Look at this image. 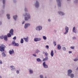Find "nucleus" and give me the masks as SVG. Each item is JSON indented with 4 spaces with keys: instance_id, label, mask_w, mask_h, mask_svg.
<instances>
[{
    "instance_id": "nucleus-49",
    "label": "nucleus",
    "mask_w": 78,
    "mask_h": 78,
    "mask_svg": "<svg viewBox=\"0 0 78 78\" xmlns=\"http://www.w3.org/2000/svg\"><path fill=\"white\" fill-rule=\"evenodd\" d=\"M2 22H0V25H2Z\"/></svg>"
},
{
    "instance_id": "nucleus-55",
    "label": "nucleus",
    "mask_w": 78,
    "mask_h": 78,
    "mask_svg": "<svg viewBox=\"0 0 78 78\" xmlns=\"http://www.w3.org/2000/svg\"><path fill=\"white\" fill-rule=\"evenodd\" d=\"M68 1H69L70 0H67Z\"/></svg>"
},
{
    "instance_id": "nucleus-15",
    "label": "nucleus",
    "mask_w": 78,
    "mask_h": 78,
    "mask_svg": "<svg viewBox=\"0 0 78 78\" xmlns=\"http://www.w3.org/2000/svg\"><path fill=\"white\" fill-rule=\"evenodd\" d=\"M37 62H42V60H41L39 58H37Z\"/></svg>"
},
{
    "instance_id": "nucleus-41",
    "label": "nucleus",
    "mask_w": 78,
    "mask_h": 78,
    "mask_svg": "<svg viewBox=\"0 0 78 78\" xmlns=\"http://www.w3.org/2000/svg\"><path fill=\"white\" fill-rule=\"evenodd\" d=\"M33 56H35V57H36V55L35 54H33Z\"/></svg>"
},
{
    "instance_id": "nucleus-32",
    "label": "nucleus",
    "mask_w": 78,
    "mask_h": 78,
    "mask_svg": "<svg viewBox=\"0 0 78 78\" xmlns=\"http://www.w3.org/2000/svg\"><path fill=\"white\" fill-rule=\"evenodd\" d=\"M46 48L47 49H48V48H49V47L48 45H46Z\"/></svg>"
},
{
    "instance_id": "nucleus-46",
    "label": "nucleus",
    "mask_w": 78,
    "mask_h": 78,
    "mask_svg": "<svg viewBox=\"0 0 78 78\" xmlns=\"http://www.w3.org/2000/svg\"><path fill=\"white\" fill-rule=\"evenodd\" d=\"M14 69H15V68H12V69H11V70H14Z\"/></svg>"
},
{
    "instance_id": "nucleus-45",
    "label": "nucleus",
    "mask_w": 78,
    "mask_h": 78,
    "mask_svg": "<svg viewBox=\"0 0 78 78\" xmlns=\"http://www.w3.org/2000/svg\"><path fill=\"white\" fill-rule=\"evenodd\" d=\"M69 53H72V51H69Z\"/></svg>"
},
{
    "instance_id": "nucleus-6",
    "label": "nucleus",
    "mask_w": 78,
    "mask_h": 78,
    "mask_svg": "<svg viewBox=\"0 0 78 78\" xmlns=\"http://www.w3.org/2000/svg\"><path fill=\"white\" fill-rule=\"evenodd\" d=\"M43 65L44 68H48V66L45 64V62H43Z\"/></svg>"
},
{
    "instance_id": "nucleus-14",
    "label": "nucleus",
    "mask_w": 78,
    "mask_h": 78,
    "mask_svg": "<svg viewBox=\"0 0 78 78\" xmlns=\"http://www.w3.org/2000/svg\"><path fill=\"white\" fill-rule=\"evenodd\" d=\"M23 39L25 42H28V37H27V38H23Z\"/></svg>"
},
{
    "instance_id": "nucleus-42",
    "label": "nucleus",
    "mask_w": 78,
    "mask_h": 78,
    "mask_svg": "<svg viewBox=\"0 0 78 78\" xmlns=\"http://www.w3.org/2000/svg\"><path fill=\"white\" fill-rule=\"evenodd\" d=\"M73 39H76V37H73Z\"/></svg>"
},
{
    "instance_id": "nucleus-22",
    "label": "nucleus",
    "mask_w": 78,
    "mask_h": 78,
    "mask_svg": "<svg viewBox=\"0 0 78 78\" xmlns=\"http://www.w3.org/2000/svg\"><path fill=\"white\" fill-rule=\"evenodd\" d=\"M75 27H74L73 28V31L74 32V33H76V30H75Z\"/></svg>"
},
{
    "instance_id": "nucleus-1",
    "label": "nucleus",
    "mask_w": 78,
    "mask_h": 78,
    "mask_svg": "<svg viewBox=\"0 0 78 78\" xmlns=\"http://www.w3.org/2000/svg\"><path fill=\"white\" fill-rule=\"evenodd\" d=\"M5 47V46L4 44H2L0 47V51L2 52L4 51Z\"/></svg>"
},
{
    "instance_id": "nucleus-39",
    "label": "nucleus",
    "mask_w": 78,
    "mask_h": 78,
    "mask_svg": "<svg viewBox=\"0 0 78 78\" xmlns=\"http://www.w3.org/2000/svg\"><path fill=\"white\" fill-rule=\"evenodd\" d=\"M70 48L71 49H74V47H73V46L71 47Z\"/></svg>"
},
{
    "instance_id": "nucleus-47",
    "label": "nucleus",
    "mask_w": 78,
    "mask_h": 78,
    "mask_svg": "<svg viewBox=\"0 0 78 78\" xmlns=\"http://www.w3.org/2000/svg\"><path fill=\"white\" fill-rule=\"evenodd\" d=\"M3 62H2L1 60H0V64H2Z\"/></svg>"
},
{
    "instance_id": "nucleus-37",
    "label": "nucleus",
    "mask_w": 78,
    "mask_h": 78,
    "mask_svg": "<svg viewBox=\"0 0 78 78\" xmlns=\"http://www.w3.org/2000/svg\"><path fill=\"white\" fill-rule=\"evenodd\" d=\"M3 4H5V0H3Z\"/></svg>"
},
{
    "instance_id": "nucleus-35",
    "label": "nucleus",
    "mask_w": 78,
    "mask_h": 78,
    "mask_svg": "<svg viewBox=\"0 0 78 78\" xmlns=\"http://www.w3.org/2000/svg\"><path fill=\"white\" fill-rule=\"evenodd\" d=\"M0 38L1 39H3V38H4V37H3V36H1L0 37Z\"/></svg>"
},
{
    "instance_id": "nucleus-16",
    "label": "nucleus",
    "mask_w": 78,
    "mask_h": 78,
    "mask_svg": "<svg viewBox=\"0 0 78 78\" xmlns=\"http://www.w3.org/2000/svg\"><path fill=\"white\" fill-rule=\"evenodd\" d=\"M57 48L58 50H61V46L60 44H58V45Z\"/></svg>"
},
{
    "instance_id": "nucleus-51",
    "label": "nucleus",
    "mask_w": 78,
    "mask_h": 78,
    "mask_svg": "<svg viewBox=\"0 0 78 78\" xmlns=\"http://www.w3.org/2000/svg\"><path fill=\"white\" fill-rule=\"evenodd\" d=\"M48 22H50V20L49 19V20H48Z\"/></svg>"
},
{
    "instance_id": "nucleus-8",
    "label": "nucleus",
    "mask_w": 78,
    "mask_h": 78,
    "mask_svg": "<svg viewBox=\"0 0 78 78\" xmlns=\"http://www.w3.org/2000/svg\"><path fill=\"white\" fill-rule=\"evenodd\" d=\"M35 7L36 8H38L39 7V2H38L36 1V3L35 4Z\"/></svg>"
},
{
    "instance_id": "nucleus-30",
    "label": "nucleus",
    "mask_w": 78,
    "mask_h": 78,
    "mask_svg": "<svg viewBox=\"0 0 78 78\" xmlns=\"http://www.w3.org/2000/svg\"><path fill=\"white\" fill-rule=\"evenodd\" d=\"M62 49L63 50H64V51L66 50V48L64 47H63V48H62Z\"/></svg>"
},
{
    "instance_id": "nucleus-40",
    "label": "nucleus",
    "mask_w": 78,
    "mask_h": 78,
    "mask_svg": "<svg viewBox=\"0 0 78 78\" xmlns=\"http://www.w3.org/2000/svg\"><path fill=\"white\" fill-rule=\"evenodd\" d=\"M38 52H39V51L38 50H37L36 53H38Z\"/></svg>"
},
{
    "instance_id": "nucleus-38",
    "label": "nucleus",
    "mask_w": 78,
    "mask_h": 78,
    "mask_svg": "<svg viewBox=\"0 0 78 78\" xmlns=\"http://www.w3.org/2000/svg\"><path fill=\"white\" fill-rule=\"evenodd\" d=\"M40 77L41 78H44L43 76L41 75L40 76Z\"/></svg>"
},
{
    "instance_id": "nucleus-18",
    "label": "nucleus",
    "mask_w": 78,
    "mask_h": 78,
    "mask_svg": "<svg viewBox=\"0 0 78 78\" xmlns=\"http://www.w3.org/2000/svg\"><path fill=\"white\" fill-rule=\"evenodd\" d=\"M58 12V13H59V14H60V15H62V16L64 15V13L61 11Z\"/></svg>"
},
{
    "instance_id": "nucleus-29",
    "label": "nucleus",
    "mask_w": 78,
    "mask_h": 78,
    "mask_svg": "<svg viewBox=\"0 0 78 78\" xmlns=\"http://www.w3.org/2000/svg\"><path fill=\"white\" fill-rule=\"evenodd\" d=\"M74 61H78V58H76V59H74Z\"/></svg>"
},
{
    "instance_id": "nucleus-24",
    "label": "nucleus",
    "mask_w": 78,
    "mask_h": 78,
    "mask_svg": "<svg viewBox=\"0 0 78 78\" xmlns=\"http://www.w3.org/2000/svg\"><path fill=\"white\" fill-rule=\"evenodd\" d=\"M7 36L8 37H11V34L10 33H9L7 34Z\"/></svg>"
},
{
    "instance_id": "nucleus-11",
    "label": "nucleus",
    "mask_w": 78,
    "mask_h": 78,
    "mask_svg": "<svg viewBox=\"0 0 78 78\" xmlns=\"http://www.w3.org/2000/svg\"><path fill=\"white\" fill-rule=\"evenodd\" d=\"M30 24L29 23L25 24V25L24 26L25 28H28V26H30Z\"/></svg>"
},
{
    "instance_id": "nucleus-5",
    "label": "nucleus",
    "mask_w": 78,
    "mask_h": 78,
    "mask_svg": "<svg viewBox=\"0 0 78 78\" xmlns=\"http://www.w3.org/2000/svg\"><path fill=\"white\" fill-rule=\"evenodd\" d=\"M65 30H66V31L64 33L65 34H66L67 33H68L69 31V27H67L66 26L65 27Z\"/></svg>"
},
{
    "instance_id": "nucleus-21",
    "label": "nucleus",
    "mask_w": 78,
    "mask_h": 78,
    "mask_svg": "<svg viewBox=\"0 0 78 78\" xmlns=\"http://www.w3.org/2000/svg\"><path fill=\"white\" fill-rule=\"evenodd\" d=\"M17 15L13 16V18L15 20H16V18H17Z\"/></svg>"
},
{
    "instance_id": "nucleus-13",
    "label": "nucleus",
    "mask_w": 78,
    "mask_h": 78,
    "mask_svg": "<svg viewBox=\"0 0 78 78\" xmlns=\"http://www.w3.org/2000/svg\"><path fill=\"white\" fill-rule=\"evenodd\" d=\"M57 2L58 3V6H61V2H60V0H56Z\"/></svg>"
},
{
    "instance_id": "nucleus-23",
    "label": "nucleus",
    "mask_w": 78,
    "mask_h": 78,
    "mask_svg": "<svg viewBox=\"0 0 78 78\" xmlns=\"http://www.w3.org/2000/svg\"><path fill=\"white\" fill-rule=\"evenodd\" d=\"M6 16L7 17V18L8 19H10V15L9 14H7Z\"/></svg>"
},
{
    "instance_id": "nucleus-28",
    "label": "nucleus",
    "mask_w": 78,
    "mask_h": 78,
    "mask_svg": "<svg viewBox=\"0 0 78 78\" xmlns=\"http://www.w3.org/2000/svg\"><path fill=\"white\" fill-rule=\"evenodd\" d=\"M43 39H44V40H46V39H47V37H46L45 36H43Z\"/></svg>"
},
{
    "instance_id": "nucleus-54",
    "label": "nucleus",
    "mask_w": 78,
    "mask_h": 78,
    "mask_svg": "<svg viewBox=\"0 0 78 78\" xmlns=\"http://www.w3.org/2000/svg\"><path fill=\"white\" fill-rule=\"evenodd\" d=\"M0 78H2V77H1V76H0Z\"/></svg>"
},
{
    "instance_id": "nucleus-19",
    "label": "nucleus",
    "mask_w": 78,
    "mask_h": 78,
    "mask_svg": "<svg viewBox=\"0 0 78 78\" xmlns=\"http://www.w3.org/2000/svg\"><path fill=\"white\" fill-rule=\"evenodd\" d=\"M51 55L52 57H53V55H54V53L53 52V51H51Z\"/></svg>"
},
{
    "instance_id": "nucleus-36",
    "label": "nucleus",
    "mask_w": 78,
    "mask_h": 78,
    "mask_svg": "<svg viewBox=\"0 0 78 78\" xmlns=\"http://www.w3.org/2000/svg\"><path fill=\"white\" fill-rule=\"evenodd\" d=\"M13 39L14 40H16V37H14Z\"/></svg>"
},
{
    "instance_id": "nucleus-48",
    "label": "nucleus",
    "mask_w": 78,
    "mask_h": 78,
    "mask_svg": "<svg viewBox=\"0 0 78 78\" xmlns=\"http://www.w3.org/2000/svg\"><path fill=\"white\" fill-rule=\"evenodd\" d=\"M25 21H23L22 23V24H24L25 23Z\"/></svg>"
},
{
    "instance_id": "nucleus-50",
    "label": "nucleus",
    "mask_w": 78,
    "mask_h": 78,
    "mask_svg": "<svg viewBox=\"0 0 78 78\" xmlns=\"http://www.w3.org/2000/svg\"><path fill=\"white\" fill-rule=\"evenodd\" d=\"M25 11H27V9L25 8Z\"/></svg>"
},
{
    "instance_id": "nucleus-10",
    "label": "nucleus",
    "mask_w": 78,
    "mask_h": 78,
    "mask_svg": "<svg viewBox=\"0 0 78 78\" xmlns=\"http://www.w3.org/2000/svg\"><path fill=\"white\" fill-rule=\"evenodd\" d=\"M68 76H70V73H71L72 72V70L69 69L68 70Z\"/></svg>"
},
{
    "instance_id": "nucleus-20",
    "label": "nucleus",
    "mask_w": 78,
    "mask_h": 78,
    "mask_svg": "<svg viewBox=\"0 0 78 78\" xmlns=\"http://www.w3.org/2000/svg\"><path fill=\"white\" fill-rule=\"evenodd\" d=\"M48 57H46L45 58H44L43 59V61H47V60H48Z\"/></svg>"
},
{
    "instance_id": "nucleus-33",
    "label": "nucleus",
    "mask_w": 78,
    "mask_h": 78,
    "mask_svg": "<svg viewBox=\"0 0 78 78\" xmlns=\"http://www.w3.org/2000/svg\"><path fill=\"white\" fill-rule=\"evenodd\" d=\"M45 55L46 56H48V53H47V52H46L45 53Z\"/></svg>"
},
{
    "instance_id": "nucleus-27",
    "label": "nucleus",
    "mask_w": 78,
    "mask_h": 78,
    "mask_svg": "<svg viewBox=\"0 0 78 78\" xmlns=\"http://www.w3.org/2000/svg\"><path fill=\"white\" fill-rule=\"evenodd\" d=\"M70 77L71 78H73L74 77V75H73V74H72L70 75Z\"/></svg>"
},
{
    "instance_id": "nucleus-25",
    "label": "nucleus",
    "mask_w": 78,
    "mask_h": 78,
    "mask_svg": "<svg viewBox=\"0 0 78 78\" xmlns=\"http://www.w3.org/2000/svg\"><path fill=\"white\" fill-rule=\"evenodd\" d=\"M2 56H4V57L6 56V55L5 54L4 52H2Z\"/></svg>"
},
{
    "instance_id": "nucleus-2",
    "label": "nucleus",
    "mask_w": 78,
    "mask_h": 78,
    "mask_svg": "<svg viewBox=\"0 0 78 78\" xmlns=\"http://www.w3.org/2000/svg\"><path fill=\"white\" fill-rule=\"evenodd\" d=\"M25 16H26V17L25 18V20H28V19H30V14L27 13H26L25 15Z\"/></svg>"
},
{
    "instance_id": "nucleus-12",
    "label": "nucleus",
    "mask_w": 78,
    "mask_h": 78,
    "mask_svg": "<svg viewBox=\"0 0 78 78\" xmlns=\"http://www.w3.org/2000/svg\"><path fill=\"white\" fill-rule=\"evenodd\" d=\"M9 53L10 55H12V54H14V51L13 50L11 49L9 51Z\"/></svg>"
},
{
    "instance_id": "nucleus-31",
    "label": "nucleus",
    "mask_w": 78,
    "mask_h": 78,
    "mask_svg": "<svg viewBox=\"0 0 78 78\" xmlns=\"http://www.w3.org/2000/svg\"><path fill=\"white\" fill-rule=\"evenodd\" d=\"M30 73H33V71L31 70V69L30 70Z\"/></svg>"
},
{
    "instance_id": "nucleus-4",
    "label": "nucleus",
    "mask_w": 78,
    "mask_h": 78,
    "mask_svg": "<svg viewBox=\"0 0 78 78\" xmlns=\"http://www.w3.org/2000/svg\"><path fill=\"white\" fill-rule=\"evenodd\" d=\"M41 40V38H35L34 39V41L35 42H37V41H40Z\"/></svg>"
},
{
    "instance_id": "nucleus-9",
    "label": "nucleus",
    "mask_w": 78,
    "mask_h": 78,
    "mask_svg": "<svg viewBox=\"0 0 78 78\" xmlns=\"http://www.w3.org/2000/svg\"><path fill=\"white\" fill-rule=\"evenodd\" d=\"M14 32V30L12 29H11L9 31V33L10 34H11V35L12 36H13L14 35V34H13V33Z\"/></svg>"
},
{
    "instance_id": "nucleus-52",
    "label": "nucleus",
    "mask_w": 78,
    "mask_h": 78,
    "mask_svg": "<svg viewBox=\"0 0 78 78\" xmlns=\"http://www.w3.org/2000/svg\"><path fill=\"white\" fill-rule=\"evenodd\" d=\"M55 51V53H56V50H55V51Z\"/></svg>"
},
{
    "instance_id": "nucleus-56",
    "label": "nucleus",
    "mask_w": 78,
    "mask_h": 78,
    "mask_svg": "<svg viewBox=\"0 0 78 78\" xmlns=\"http://www.w3.org/2000/svg\"><path fill=\"white\" fill-rule=\"evenodd\" d=\"M45 78H47V77H45Z\"/></svg>"
},
{
    "instance_id": "nucleus-43",
    "label": "nucleus",
    "mask_w": 78,
    "mask_h": 78,
    "mask_svg": "<svg viewBox=\"0 0 78 78\" xmlns=\"http://www.w3.org/2000/svg\"><path fill=\"white\" fill-rule=\"evenodd\" d=\"M16 73H19V70H17L16 71Z\"/></svg>"
},
{
    "instance_id": "nucleus-17",
    "label": "nucleus",
    "mask_w": 78,
    "mask_h": 78,
    "mask_svg": "<svg viewBox=\"0 0 78 78\" xmlns=\"http://www.w3.org/2000/svg\"><path fill=\"white\" fill-rule=\"evenodd\" d=\"M4 38L5 41H7L8 40V37H7V36L6 35H5L4 36Z\"/></svg>"
},
{
    "instance_id": "nucleus-34",
    "label": "nucleus",
    "mask_w": 78,
    "mask_h": 78,
    "mask_svg": "<svg viewBox=\"0 0 78 78\" xmlns=\"http://www.w3.org/2000/svg\"><path fill=\"white\" fill-rule=\"evenodd\" d=\"M54 46H56V43L55 41L54 42Z\"/></svg>"
},
{
    "instance_id": "nucleus-7",
    "label": "nucleus",
    "mask_w": 78,
    "mask_h": 78,
    "mask_svg": "<svg viewBox=\"0 0 78 78\" xmlns=\"http://www.w3.org/2000/svg\"><path fill=\"white\" fill-rule=\"evenodd\" d=\"M36 29V30H39V31H40L41 30H42V27L41 26H38L37 27Z\"/></svg>"
},
{
    "instance_id": "nucleus-53",
    "label": "nucleus",
    "mask_w": 78,
    "mask_h": 78,
    "mask_svg": "<svg viewBox=\"0 0 78 78\" xmlns=\"http://www.w3.org/2000/svg\"><path fill=\"white\" fill-rule=\"evenodd\" d=\"M76 70H78V67L76 69Z\"/></svg>"
},
{
    "instance_id": "nucleus-3",
    "label": "nucleus",
    "mask_w": 78,
    "mask_h": 78,
    "mask_svg": "<svg viewBox=\"0 0 78 78\" xmlns=\"http://www.w3.org/2000/svg\"><path fill=\"white\" fill-rule=\"evenodd\" d=\"M12 44V45H13V46H17V47H18V46L19 45V43H16V41H13Z\"/></svg>"
},
{
    "instance_id": "nucleus-44",
    "label": "nucleus",
    "mask_w": 78,
    "mask_h": 78,
    "mask_svg": "<svg viewBox=\"0 0 78 78\" xmlns=\"http://www.w3.org/2000/svg\"><path fill=\"white\" fill-rule=\"evenodd\" d=\"M10 67H11V68H12L14 67V66H10Z\"/></svg>"
},
{
    "instance_id": "nucleus-26",
    "label": "nucleus",
    "mask_w": 78,
    "mask_h": 78,
    "mask_svg": "<svg viewBox=\"0 0 78 78\" xmlns=\"http://www.w3.org/2000/svg\"><path fill=\"white\" fill-rule=\"evenodd\" d=\"M20 43H21V44H23V38H22L21 39Z\"/></svg>"
}]
</instances>
